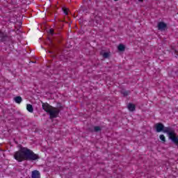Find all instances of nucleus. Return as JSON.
Segmentation results:
<instances>
[{"mask_svg": "<svg viewBox=\"0 0 178 178\" xmlns=\"http://www.w3.org/2000/svg\"><path fill=\"white\" fill-rule=\"evenodd\" d=\"M18 148H19V150L13 154L14 159L17 162H23V161L34 162V161H38L41 158L40 155L34 153L33 150L28 147H24L22 145H19Z\"/></svg>", "mask_w": 178, "mask_h": 178, "instance_id": "obj_1", "label": "nucleus"}, {"mask_svg": "<svg viewBox=\"0 0 178 178\" xmlns=\"http://www.w3.org/2000/svg\"><path fill=\"white\" fill-rule=\"evenodd\" d=\"M154 129L156 133H166L168 136V138L171 140V141L175 144V145L178 146V134H176V131L175 129L170 127H165L162 122H159L154 124Z\"/></svg>", "mask_w": 178, "mask_h": 178, "instance_id": "obj_2", "label": "nucleus"}, {"mask_svg": "<svg viewBox=\"0 0 178 178\" xmlns=\"http://www.w3.org/2000/svg\"><path fill=\"white\" fill-rule=\"evenodd\" d=\"M60 112V110L58 109L56 107H51V109H50V111H49V115L50 119H56V118H58L59 116V113Z\"/></svg>", "mask_w": 178, "mask_h": 178, "instance_id": "obj_3", "label": "nucleus"}, {"mask_svg": "<svg viewBox=\"0 0 178 178\" xmlns=\"http://www.w3.org/2000/svg\"><path fill=\"white\" fill-rule=\"evenodd\" d=\"M52 107H53L52 106L49 105V104L47 102L46 103L42 102V110L47 112V113H49V111H51Z\"/></svg>", "mask_w": 178, "mask_h": 178, "instance_id": "obj_4", "label": "nucleus"}, {"mask_svg": "<svg viewBox=\"0 0 178 178\" xmlns=\"http://www.w3.org/2000/svg\"><path fill=\"white\" fill-rule=\"evenodd\" d=\"M157 27L160 31H165L168 29V24L163 22H160L158 23Z\"/></svg>", "mask_w": 178, "mask_h": 178, "instance_id": "obj_5", "label": "nucleus"}, {"mask_svg": "<svg viewBox=\"0 0 178 178\" xmlns=\"http://www.w3.org/2000/svg\"><path fill=\"white\" fill-rule=\"evenodd\" d=\"M51 43V49L49 51V54H56V44L52 40H49Z\"/></svg>", "mask_w": 178, "mask_h": 178, "instance_id": "obj_6", "label": "nucleus"}, {"mask_svg": "<svg viewBox=\"0 0 178 178\" xmlns=\"http://www.w3.org/2000/svg\"><path fill=\"white\" fill-rule=\"evenodd\" d=\"M32 178H41V174H40V171L35 170L32 171L31 175Z\"/></svg>", "mask_w": 178, "mask_h": 178, "instance_id": "obj_7", "label": "nucleus"}, {"mask_svg": "<svg viewBox=\"0 0 178 178\" xmlns=\"http://www.w3.org/2000/svg\"><path fill=\"white\" fill-rule=\"evenodd\" d=\"M127 108L129 109V111L130 112H134V111H136V104H132V103H129L127 105Z\"/></svg>", "mask_w": 178, "mask_h": 178, "instance_id": "obj_8", "label": "nucleus"}, {"mask_svg": "<svg viewBox=\"0 0 178 178\" xmlns=\"http://www.w3.org/2000/svg\"><path fill=\"white\" fill-rule=\"evenodd\" d=\"M118 49L120 52H124V51H126V46L123 44H120L118 47Z\"/></svg>", "mask_w": 178, "mask_h": 178, "instance_id": "obj_9", "label": "nucleus"}, {"mask_svg": "<svg viewBox=\"0 0 178 178\" xmlns=\"http://www.w3.org/2000/svg\"><path fill=\"white\" fill-rule=\"evenodd\" d=\"M26 109H27V111L30 112L31 113H33V112H34V108L33 107V105H31V104H27Z\"/></svg>", "mask_w": 178, "mask_h": 178, "instance_id": "obj_10", "label": "nucleus"}, {"mask_svg": "<svg viewBox=\"0 0 178 178\" xmlns=\"http://www.w3.org/2000/svg\"><path fill=\"white\" fill-rule=\"evenodd\" d=\"M14 101L16 102V104H22L23 99L20 96H17L14 98Z\"/></svg>", "mask_w": 178, "mask_h": 178, "instance_id": "obj_11", "label": "nucleus"}, {"mask_svg": "<svg viewBox=\"0 0 178 178\" xmlns=\"http://www.w3.org/2000/svg\"><path fill=\"white\" fill-rule=\"evenodd\" d=\"M130 92H131L130 90H121V94H122L124 97H127V95H129Z\"/></svg>", "mask_w": 178, "mask_h": 178, "instance_id": "obj_12", "label": "nucleus"}, {"mask_svg": "<svg viewBox=\"0 0 178 178\" xmlns=\"http://www.w3.org/2000/svg\"><path fill=\"white\" fill-rule=\"evenodd\" d=\"M93 129L95 133H98V131H101L102 130V129H101V127L99 126H95L93 127Z\"/></svg>", "mask_w": 178, "mask_h": 178, "instance_id": "obj_13", "label": "nucleus"}, {"mask_svg": "<svg viewBox=\"0 0 178 178\" xmlns=\"http://www.w3.org/2000/svg\"><path fill=\"white\" fill-rule=\"evenodd\" d=\"M62 10H63V13H65V15H69V8H67L66 7H63Z\"/></svg>", "mask_w": 178, "mask_h": 178, "instance_id": "obj_14", "label": "nucleus"}, {"mask_svg": "<svg viewBox=\"0 0 178 178\" xmlns=\"http://www.w3.org/2000/svg\"><path fill=\"white\" fill-rule=\"evenodd\" d=\"M1 42H5V41H8V35H4L1 36Z\"/></svg>", "mask_w": 178, "mask_h": 178, "instance_id": "obj_15", "label": "nucleus"}, {"mask_svg": "<svg viewBox=\"0 0 178 178\" xmlns=\"http://www.w3.org/2000/svg\"><path fill=\"white\" fill-rule=\"evenodd\" d=\"M159 138L161 141H163V143L166 142V138H165V136L163 134H161L159 136Z\"/></svg>", "mask_w": 178, "mask_h": 178, "instance_id": "obj_16", "label": "nucleus"}, {"mask_svg": "<svg viewBox=\"0 0 178 178\" xmlns=\"http://www.w3.org/2000/svg\"><path fill=\"white\" fill-rule=\"evenodd\" d=\"M49 34H50L51 35H55V30H54V29H50L49 30Z\"/></svg>", "mask_w": 178, "mask_h": 178, "instance_id": "obj_17", "label": "nucleus"}, {"mask_svg": "<svg viewBox=\"0 0 178 178\" xmlns=\"http://www.w3.org/2000/svg\"><path fill=\"white\" fill-rule=\"evenodd\" d=\"M103 58H104L105 59L109 58V53H108V52H104V53L103 54Z\"/></svg>", "mask_w": 178, "mask_h": 178, "instance_id": "obj_18", "label": "nucleus"}, {"mask_svg": "<svg viewBox=\"0 0 178 178\" xmlns=\"http://www.w3.org/2000/svg\"><path fill=\"white\" fill-rule=\"evenodd\" d=\"M174 52H175V58H177V56H178V51H177V50L175 49Z\"/></svg>", "mask_w": 178, "mask_h": 178, "instance_id": "obj_19", "label": "nucleus"}, {"mask_svg": "<svg viewBox=\"0 0 178 178\" xmlns=\"http://www.w3.org/2000/svg\"><path fill=\"white\" fill-rule=\"evenodd\" d=\"M88 130L90 131V133H93V131H94V128L90 127V128H88Z\"/></svg>", "mask_w": 178, "mask_h": 178, "instance_id": "obj_20", "label": "nucleus"}, {"mask_svg": "<svg viewBox=\"0 0 178 178\" xmlns=\"http://www.w3.org/2000/svg\"><path fill=\"white\" fill-rule=\"evenodd\" d=\"M60 111H63V106H60L59 108H58Z\"/></svg>", "mask_w": 178, "mask_h": 178, "instance_id": "obj_21", "label": "nucleus"}, {"mask_svg": "<svg viewBox=\"0 0 178 178\" xmlns=\"http://www.w3.org/2000/svg\"><path fill=\"white\" fill-rule=\"evenodd\" d=\"M139 2H144V0H138Z\"/></svg>", "mask_w": 178, "mask_h": 178, "instance_id": "obj_22", "label": "nucleus"}, {"mask_svg": "<svg viewBox=\"0 0 178 178\" xmlns=\"http://www.w3.org/2000/svg\"><path fill=\"white\" fill-rule=\"evenodd\" d=\"M51 56H52V58H55L56 56V55H53Z\"/></svg>", "mask_w": 178, "mask_h": 178, "instance_id": "obj_23", "label": "nucleus"}, {"mask_svg": "<svg viewBox=\"0 0 178 178\" xmlns=\"http://www.w3.org/2000/svg\"><path fill=\"white\" fill-rule=\"evenodd\" d=\"M62 27H63V25H60V29H62Z\"/></svg>", "mask_w": 178, "mask_h": 178, "instance_id": "obj_24", "label": "nucleus"}, {"mask_svg": "<svg viewBox=\"0 0 178 178\" xmlns=\"http://www.w3.org/2000/svg\"><path fill=\"white\" fill-rule=\"evenodd\" d=\"M114 1H119V0H114Z\"/></svg>", "mask_w": 178, "mask_h": 178, "instance_id": "obj_25", "label": "nucleus"}]
</instances>
